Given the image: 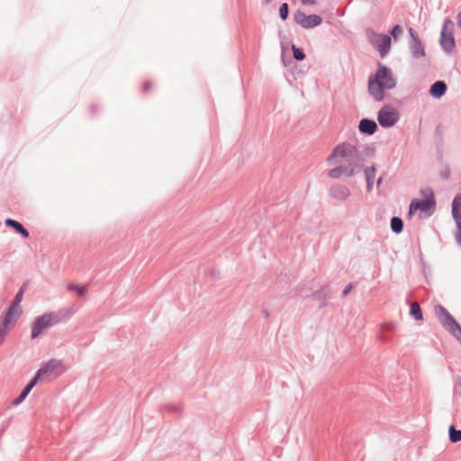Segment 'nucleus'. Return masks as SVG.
<instances>
[{
	"instance_id": "nucleus-1",
	"label": "nucleus",
	"mask_w": 461,
	"mask_h": 461,
	"mask_svg": "<svg viewBox=\"0 0 461 461\" xmlns=\"http://www.w3.org/2000/svg\"><path fill=\"white\" fill-rule=\"evenodd\" d=\"M327 162L330 166H333L328 173L331 178L351 177L361 166V158L357 148L348 143L337 146L328 157Z\"/></svg>"
},
{
	"instance_id": "nucleus-2",
	"label": "nucleus",
	"mask_w": 461,
	"mask_h": 461,
	"mask_svg": "<svg viewBox=\"0 0 461 461\" xmlns=\"http://www.w3.org/2000/svg\"><path fill=\"white\" fill-rule=\"evenodd\" d=\"M62 362L58 359H50L46 362L37 372L35 377L26 385L20 396L14 402V404H20L36 385L39 381H45L56 377L64 372Z\"/></svg>"
},
{
	"instance_id": "nucleus-3",
	"label": "nucleus",
	"mask_w": 461,
	"mask_h": 461,
	"mask_svg": "<svg viewBox=\"0 0 461 461\" xmlns=\"http://www.w3.org/2000/svg\"><path fill=\"white\" fill-rule=\"evenodd\" d=\"M396 85L392 72L384 66H380L374 77L369 79L368 90L377 101L384 99V90L393 89Z\"/></svg>"
},
{
	"instance_id": "nucleus-4",
	"label": "nucleus",
	"mask_w": 461,
	"mask_h": 461,
	"mask_svg": "<svg viewBox=\"0 0 461 461\" xmlns=\"http://www.w3.org/2000/svg\"><path fill=\"white\" fill-rule=\"evenodd\" d=\"M435 312L442 325L461 343V326L453 319L443 306L437 305L435 307Z\"/></svg>"
},
{
	"instance_id": "nucleus-5",
	"label": "nucleus",
	"mask_w": 461,
	"mask_h": 461,
	"mask_svg": "<svg viewBox=\"0 0 461 461\" xmlns=\"http://www.w3.org/2000/svg\"><path fill=\"white\" fill-rule=\"evenodd\" d=\"M59 322L58 314L51 312H46L37 317L32 327V338L36 339L45 330L54 326Z\"/></svg>"
},
{
	"instance_id": "nucleus-6",
	"label": "nucleus",
	"mask_w": 461,
	"mask_h": 461,
	"mask_svg": "<svg viewBox=\"0 0 461 461\" xmlns=\"http://www.w3.org/2000/svg\"><path fill=\"white\" fill-rule=\"evenodd\" d=\"M425 198L423 200H412L410 204L409 214L411 215L417 211L430 214L431 209L435 205L433 193L430 190L425 192Z\"/></svg>"
},
{
	"instance_id": "nucleus-7",
	"label": "nucleus",
	"mask_w": 461,
	"mask_h": 461,
	"mask_svg": "<svg viewBox=\"0 0 461 461\" xmlns=\"http://www.w3.org/2000/svg\"><path fill=\"white\" fill-rule=\"evenodd\" d=\"M369 41L372 45L379 51L382 58L385 57L391 48V38L385 34L371 33Z\"/></svg>"
},
{
	"instance_id": "nucleus-8",
	"label": "nucleus",
	"mask_w": 461,
	"mask_h": 461,
	"mask_svg": "<svg viewBox=\"0 0 461 461\" xmlns=\"http://www.w3.org/2000/svg\"><path fill=\"white\" fill-rule=\"evenodd\" d=\"M453 27L452 21L447 19L441 31L440 42L443 49L447 52H450L455 48V40L452 34Z\"/></svg>"
},
{
	"instance_id": "nucleus-9",
	"label": "nucleus",
	"mask_w": 461,
	"mask_h": 461,
	"mask_svg": "<svg viewBox=\"0 0 461 461\" xmlns=\"http://www.w3.org/2000/svg\"><path fill=\"white\" fill-rule=\"evenodd\" d=\"M294 21L304 29H312L320 25L322 23V18L317 14L307 15L303 12L298 10L294 14Z\"/></svg>"
},
{
	"instance_id": "nucleus-10",
	"label": "nucleus",
	"mask_w": 461,
	"mask_h": 461,
	"mask_svg": "<svg viewBox=\"0 0 461 461\" xmlns=\"http://www.w3.org/2000/svg\"><path fill=\"white\" fill-rule=\"evenodd\" d=\"M399 119V114L394 108L385 106L378 113V122L383 127H392Z\"/></svg>"
},
{
	"instance_id": "nucleus-11",
	"label": "nucleus",
	"mask_w": 461,
	"mask_h": 461,
	"mask_svg": "<svg viewBox=\"0 0 461 461\" xmlns=\"http://www.w3.org/2000/svg\"><path fill=\"white\" fill-rule=\"evenodd\" d=\"M20 307L11 304L4 320L5 327L7 328L11 322L15 321L16 319L20 316Z\"/></svg>"
},
{
	"instance_id": "nucleus-12",
	"label": "nucleus",
	"mask_w": 461,
	"mask_h": 461,
	"mask_svg": "<svg viewBox=\"0 0 461 461\" xmlns=\"http://www.w3.org/2000/svg\"><path fill=\"white\" fill-rule=\"evenodd\" d=\"M447 90V86L443 81H437L434 83L429 90L430 95L433 97H441Z\"/></svg>"
},
{
	"instance_id": "nucleus-13",
	"label": "nucleus",
	"mask_w": 461,
	"mask_h": 461,
	"mask_svg": "<svg viewBox=\"0 0 461 461\" xmlns=\"http://www.w3.org/2000/svg\"><path fill=\"white\" fill-rule=\"evenodd\" d=\"M376 130V123L374 121L363 119L359 123V131L363 133L373 134Z\"/></svg>"
},
{
	"instance_id": "nucleus-14",
	"label": "nucleus",
	"mask_w": 461,
	"mask_h": 461,
	"mask_svg": "<svg viewBox=\"0 0 461 461\" xmlns=\"http://www.w3.org/2000/svg\"><path fill=\"white\" fill-rule=\"evenodd\" d=\"M5 225L14 228L17 232L23 235L24 238L29 237V232L25 230L23 225L15 220L7 219L5 221Z\"/></svg>"
},
{
	"instance_id": "nucleus-15",
	"label": "nucleus",
	"mask_w": 461,
	"mask_h": 461,
	"mask_svg": "<svg viewBox=\"0 0 461 461\" xmlns=\"http://www.w3.org/2000/svg\"><path fill=\"white\" fill-rule=\"evenodd\" d=\"M365 176L366 180V186L368 190H371L373 185V180L375 176V167H368L365 169Z\"/></svg>"
},
{
	"instance_id": "nucleus-16",
	"label": "nucleus",
	"mask_w": 461,
	"mask_h": 461,
	"mask_svg": "<svg viewBox=\"0 0 461 461\" xmlns=\"http://www.w3.org/2000/svg\"><path fill=\"white\" fill-rule=\"evenodd\" d=\"M349 194H350V191L346 186L339 185V186H337L333 190L334 197L339 198V199H346L349 196Z\"/></svg>"
},
{
	"instance_id": "nucleus-17",
	"label": "nucleus",
	"mask_w": 461,
	"mask_h": 461,
	"mask_svg": "<svg viewBox=\"0 0 461 461\" xmlns=\"http://www.w3.org/2000/svg\"><path fill=\"white\" fill-rule=\"evenodd\" d=\"M452 215L455 219L457 231L456 233V240L457 243L461 244V210L458 212H452Z\"/></svg>"
},
{
	"instance_id": "nucleus-18",
	"label": "nucleus",
	"mask_w": 461,
	"mask_h": 461,
	"mask_svg": "<svg viewBox=\"0 0 461 461\" xmlns=\"http://www.w3.org/2000/svg\"><path fill=\"white\" fill-rule=\"evenodd\" d=\"M410 314L414 317L415 320H422L421 309L417 302H413L411 304Z\"/></svg>"
},
{
	"instance_id": "nucleus-19",
	"label": "nucleus",
	"mask_w": 461,
	"mask_h": 461,
	"mask_svg": "<svg viewBox=\"0 0 461 461\" xmlns=\"http://www.w3.org/2000/svg\"><path fill=\"white\" fill-rule=\"evenodd\" d=\"M449 439L453 443L461 441V430L456 429L454 425H451L448 429Z\"/></svg>"
},
{
	"instance_id": "nucleus-20",
	"label": "nucleus",
	"mask_w": 461,
	"mask_h": 461,
	"mask_svg": "<svg viewBox=\"0 0 461 461\" xmlns=\"http://www.w3.org/2000/svg\"><path fill=\"white\" fill-rule=\"evenodd\" d=\"M403 223L399 217H393L391 220V228L393 231L400 233L402 230Z\"/></svg>"
},
{
	"instance_id": "nucleus-21",
	"label": "nucleus",
	"mask_w": 461,
	"mask_h": 461,
	"mask_svg": "<svg viewBox=\"0 0 461 461\" xmlns=\"http://www.w3.org/2000/svg\"><path fill=\"white\" fill-rule=\"evenodd\" d=\"M292 50H293V55H294V58L297 60H303L305 58V55L304 53L303 52V50L297 47H295L294 45L292 46Z\"/></svg>"
},
{
	"instance_id": "nucleus-22",
	"label": "nucleus",
	"mask_w": 461,
	"mask_h": 461,
	"mask_svg": "<svg viewBox=\"0 0 461 461\" xmlns=\"http://www.w3.org/2000/svg\"><path fill=\"white\" fill-rule=\"evenodd\" d=\"M461 210V194H457L452 202V212Z\"/></svg>"
},
{
	"instance_id": "nucleus-23",
	"label": "nucleus",
	"mask_w": 461,
	"mask_h": 461,
	"mask_svg": "<svg viewBox=\"0 0 461 461\" xmlns=\"http://www.w3.org/2000/svg\"><path fill=\"white\" fill-rule=\"evenodd\" d=\"M279 14L282 20H286L288 17V5L284 3L279 8Z\"/></svg>"
},
{
	"instance_id": "nucleus-24",
	"label": "nucleus",
	"mask_w": 461,
	"mask_h": 461,
	"mask_svg": "<svg viewBox=\"0 0 461 461\" xmlns=\"http://www.w3.org/2000/svg\"><path fill=\"white\" fill-rule=\"evenodd\" d=\"M402 32V29L400 25H395L391 31V34L396 40L397 37Z\"/></svg>"
},
{
	"instance_id": "nucleus-25",
	"label": "nucleus",
	"mask_w": 461,
	"mask_h": 461,
	"mask_svg": "<svg viewBox=\"0 0 461 461\" xmlns=\"http://www.w3.org/2000/svg\"><path fill=\"white\" fill-rule=\"evenodd\" d=\"M23 289H20V291L18 292V294H16L15 298H14V301L12 304L19 307L22 300H23Z\"/></svg>"
},
{
	"instance_id": "nucleus-26",
	"label": "nucleus",
	"mask_w": 461,
	"mask_h": 461,
	"mask_svg": "<svg viewBox=\"0 0 461 461\" xmlns=\"http://www.w3.org/2000/svg\"><path fill=\"white\" fill-rule=\"evenodd\" d=\"M69 289H70V290H76V291H77V293H78L79 294H81V295L85 294H86V287H84V286H80V285H70V286H69Z\"/></svg>"
},
{
	"instance_id": "nucleus-27",
	"label": "nucleus",
	"mask_w": 461,
	"mask_h": 461,
	"mask_svg": "<svg viewBox=\"0 0 461 461\" xmlns=\"http://www.w3.org/2000/svg\"><path fill=\"white\" fill-rule=\"evenodd\" d=\"M302 4L304 5H316V0H301Z\"/></svg>"
},
{
	"instance_id": "nucleus-28",
	"label": "nucleus",
	"mask_w": 461,
	"mask_h": 461,
	"mask_svg": "<svg viewBox=\"0 0 461 461\" xmlns=\"http://www.w3.org/2000/svg\"><path fill=\"white\" fill-rule=\"evenodd\" d=\"M351 289H352L351 285H347L343 291V295L346 296L347 294H348L350 293Z\"/></svg>"
},
{
	"instance_id": "nucleus-29",
	"label": "nucleus",
	"mask_w": 461,
	"mask_h": 461,
	"mask_svg": "<svg viewBox=\"0 0 461 461\" xmlns=\"http://www.w3.org/2000/svg\"><path fill=\"white\" fill-rule=\"evenodd\" d=\"M419 50V48H415V50H413L415 56H422L424 54L423 50L420 51V53L418 51Z\"/></svg>"
},
{
	"instance_id": "nucleus-30",
	"label": "nucleus",
	"mask_w": 461,
	"mask_h": 461,
	"mask_svg": "<svg viewBox=\"0 0 461 461\" xmlns=\"http://www.w3.org/2000/svg\"><path fill=\"white\" fill-rule=\"evenodd\" d=\"M392 328H393L392 323H385L383 325V329H384V330H391Z\"/></svg>"
},
{
	"instance_id": "nucleus-31",
	"label": "nucleus",
	"mask_w": 461,
	"mask_h": 461,
	"mask_svg": "<svg viewBox=\"0 0 461 461\" xmlns=\"http://www.w3.org/2000/svg\"><path fill=\"white\" fill-rule=\"evenodd\" d=\"M457 25L461 28V12L457 14Z\"/></svg>"
},
{
	"instance_id": "nucleus-32",
	"label": "nucleus",
	"mask_w": 461,
	"mask_h": 461,
	"mask_svg": "<svg viewBox=\"0 0 461 461\" xmlns=\"http://www.w3.org/2000/svg\"><path fill=\"white\" fill-rule=\"evenodd\" d=\"M5 332H6L5 330H1V331H0V341H2V340H3V338H4V336L5 335Z\"/></svg>"
},
{
	"instance_id": "nucleus-33",
	"label": "nucleus",
	"mask_w": 461,
	"mask_h": 461,
	"mask_svg": "<svg viewBox=\"0 0 461 461\" xmlns=\"http://www.w3.org/2000/svg\"><path fill=\"white\" fill-rule=\"evenodd\" d=\"M149 87H150L149 83H146V84L144 85V89H145V90H148Z\"/></svg>"
},
{
	"instance_id": "nucleus-34",
	"label": "nucleus",
	"mask_w": 461,
	"mask_h": 461,
	"mask_svg": "<svg viewBox=\"0 0 461 461\" xmlns=\"http://www.w3.org/2000/svg\"><path fill=\"white\" fill-rule=\"evenodd\" d=\"M26 285H27V284H26V283H24V284L22 285V287H21V289H23V293H24V291H25Z\"/></svg>"
},
{
	"instance_id": "nucleus-35",
	"label": "nucleus",
	"mask_w": 461,
	"mask_h": 461,
	"mask_svg": "<svg viewBox=\"0 0 461 461\" xmlns=\"http://www.w3.org/2000/svg\"><path fill=\"white\" fill-rule=\"evenodd\" d=\"M381 181H382V179H381V178H379V179L377 180V184L379 185V184L381 183Z\"/></svg>"
}]
</instances>
